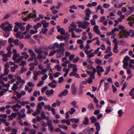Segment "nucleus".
I'll use <instances>...</instances> for the list:
<instances>
[{
	"label": "nucleus",
	"instance_id": "36",
	"mask_svg": "<svg viewBox=\"0 0 134 134\" xmlns=\"http://www.w3.org/2000/svg\"><path fill=\"white\" fill-rule=\"evenodd\" d=\"M35 51L36 53L39 54H43V51H42L40 48L36 49Z\"/></svg>",
	"mask_w": 134,
	"mask_h": 134
},
{
	"label": "nucleus",
	"instance_id": "54",
	"mask_svg": "<svg viewBox=\"0 0 134 134\" xmlns=\"http://www.w3.org/2000/svg\"><path fill=\"white\" fill-rule=\"evenodd\" d=\"M11 108H18L19 109L21 108V106L19 104H16L14 105L11 107Z\"/></svg>",
	"mask_w": 134,
	"mask_h": 134
},
{
	"label": "nucleus",
	"instance_id": "31",
	"mask_svg": "<svg viewBox=\"0 0 134 134\" xmlns=\"http://www.w3.org/2000/svg\"><path fill=\"white\" fill-rule=\"evenodd\" d=\"M90 119L92 123H94L95 122L97 121L96 118L94 116H92L90 118Z\"/></svg>",
	"mask_w": 134,
	"mask_h": 134
},
{
	"label": "nucleus",
	"instance_id": "37",
	"mask_svg": "<svg viewBox=\"0 0 134 134\" xmlns=\"http://www.w3.org/2000/svg\"><path fill=\"white\" fill-rule=\"evenodd\" d=\"M69 63H70V62L68 60H66L64 61V63L62 64V65L63 67H66L67 64Z\"/></svg>",
	"mask_w": 134,
	"mask_h": 134
},
{
	"label": "nucleus",
	"instance_id": "58",
	"mask_svg": "<svg viewBox=\"0 0 134 134\" xmlns=\"http://www.w3.org/2000/svg\"><path fill=\"white\" fill-rule=\"evenodd\" d=\"M20 103L22 106H25L26 104L29 103L27 101H20Z\"/></svg>",
	"mask_w": 134,
	"mask_h": 134
},
{
	"label": "nucleus",
	"instance_id": "4",
	"mask_svg": "<svg viewBox=\"0 0 134 134\" xmlns=\"http://www.w3.org/2000/svg\"><path fill=\"white\" fill-rule=\"evenodd\" d=\"M15 24L18 27L19 29L20 30L22 31L25 30V27L24 25L26 23H19L18 22H16L15 23Z\"/></svg>",
	"mask_w": 134,
	"mask_h": 134
},
{
	"label": "nucleus",
	"instance_id": "59",
	"mask_svg": "<svg viewBox=\"0 0 134 134\" xmlns=\"http://www.w3.org/2000/svg\"><path fill=\"white\" fill-rule=\"evenodd\" d=\"M111 69V66H109L107 68L106 71L105 72V74L106 75H107L108 74L109 72L110 71Z\"/></svg>",
	"mask_w": 134,
	"mask_h": 134
},
{
	"label": "nucleus",
	"instance_id": "9",
	"mask_svg": "<svg viewBox=\"0 0 134 134\" xmlns=\"http://www.w3.org/2000/svg\"><path fill=\"white\" fill-rule=\"evenodd\" d=\"M71 91L73 94L76 95L77 92V90L75 87V84L73 83L71 86Z\"/></svg>",
	"mask_w": 134,
	"mask_h": 134
},
{
	"label": "nucleus",
	"instance_id": "6",
	"mask_svg": "<svg viewBox=\"0 0 134 134\" xmlns=\"http://www.w3.org/2000/svg\"><path fill=\"white\" fill-rule=\"evenodd\" d=\"M64 44L62 43H61L60 44H59L58 43L55 42L53 44L54 49H55V48H57L60 49L61 48L64 47Z\"/></svg>",
	"mask_w": 134,
	"mask_h": 134
},
{
	"label": "nucleus",
	"instance_id": "12",
	"mask_svg": "<svg viewBox=\"0 0 134 134\" xmlns=\"http://www.w3.org/2000/svg\"><path fill=\"white\" fill-rule=\"evenodd\" d=\"M38 69L41 70L43 74H44L47 72V69H44V66L41 64H39L38 65Z\"/></svg>",
	"mask_w": 134,
	"mask_h": 134
},
{
	"label": "nucleus",
	"instance_id": "44",
	"mask_svg": "<svg viewBox=\"0 0 134 134\" xmlns=\"http://www.w3.org/2000/svg\"><path fill=\"white\" fill-rule=\"evenodd\" d=\"M20 65L22 66H24L25 65L26 63V62L25 60H23V59L22 60H20Z\"/></svg>",
	"mask_w": 134,
	"mask_h": 134
},
{
	"label": "nucleus",
	"instance_id": "51",
	"mask_svg": "<svg viewBox=\"0 0 134 134\" xmlns=\"http://www.w3.org/2000/svg\"><path fill=\"white\" fill-rule=\"evenodd\" d=\"M124 113L123 111H122V109L119 110L118 112V113L119 114V116L120 117H121L122 115Z\"/></svg>",
	"mask_w": 134,
	"mask_h": 134
},
{
	"label": "nucleus",
	"instance_id": "15",
	"mask_svg": "<svg viewBox=\"0 0 134 134\" xmlns=\"http://www.w3.org/2000/svg\"><path fill=\"white\" fill-rule=\"evenodd\" d=\"M129 11L127 12L126 13V15H128L130 14L134 10V7H129Z\"/></svg>",
	"mask_w": 134,
	"mask_h": 134
},
{
	"label": "nucleus",
	"instance_id": "24",
	"mask_svg": "<svg viewBox=\"0 0 134 134\" xmlns=\"http://www.w3.org/2000/svg\"><path fill=\"white\" fill-rule=\"evenodd\" d=\"M54 91L53 89H51L50 91L47 90L45 92L46 94L48 96H50L54 93Z\"/></svg>",
	"mask_w": 134,
	"mask_h": 134
},
{
	"label": "nucleus",
	"instance_id": "8",
	"mask_svg": "<svg viewBox=\"0 0 134 134\" xmlns=\"http://www.w3.org/2000/svg\"><path fill=\"white\" fill-rule=\"evenodd\" d=\"M8 24V25L5 26L4 28H3V30L8 32H10L12 30V26L9 23Z\"/></svg>",
	"mask_w": 134,
	"mask_h": 134
},
{
	"label": "nucleus",
	"instance_id": "45",
	"mask_svg": "<svg viewBox=\"0 0 134 134\" xmlns=\"http://www.w3.org/2000/svg\"><path fill=\"white\" fill-rule=\"evenodd\" d=\"M89 122V119L88 118L85 117V120L83 121V123L85 125H87Z\"/></svg>",
	"mask_w": 134,
	"mask_h": 134
},
{
	"label": "nucleus",
	"instance_id": "52",
	"mask_svg": "<svg viewBox=\"0 0 134 134\" xmlns=\"http://www.w3.org/2000/svg\"><path fill=\"white\" fill-rule=\"evenodd\" d=\"M34 76L33 77V78L35 80H37L38 78V75L34 72H33Z\"/></svg>",
	"mask_w": 134,
	"mask_h": 134
},
{
	"label": "nucleus",
	"instance_id": "38",
	"mask_svg": "<svg viewBox=\"0 0 134 134\" xmlns=\"http://www.w3.org/2000/svg\"><path fill=\"white\" fill-rule=\"evenodd\" d=\"M70 121L72 122H75V123L78 122L79 120L78 119L72 118L70 119Z\"/></svg>",
	"mask_w": 134,
	"mask_h": 134
},
{
	"label": "nucleus",
	"instance_id": "35",
	"mask_svg": "<svg viewBox=\"0 0 134 134\" xmlns=\"http://www.w3.org/2000/svg\"><path fill=\"white\" fill-rule=\"evenodd\" d=\"M102 60L98 58L96 59L95 60V63L98 64L102 65Z\"/></svg>",
	"mask_w": 134,
	"mask_h": 134
},
{
	"label": "nucleus",
	"instance_id": "62",
	"mask_svg": "<svg viewBox=\"0 0 134 134\" xmlns=\"http://www.w3.org/2000/svg\"><path fill=\"white\" fill-rule=\"evenodd\" d=\"M110 6V5L109 4L106 3L103 4V7L105 8H108Z\"/></svg>",
	"mask_w": 134,
	"mask_h": 134
},
{
	"label": "nucleus",
	"instance_id": "55",
	"mask_svg": "<svg viewBox=\"0 0 134 134\" xmlns=\"http://www.w3.org/2000/svg\"><path fill=\"white\" fill-rule=\"evenodd\" d=\"M27 70L24 67V66H22L21 69V71L20 73L21 74L23 73L24 72L26 71Z\"/></svg>",
	"mask_w": 134,
	"mask_h": 134
},
{
	"label": "nucleus",
	"instance_id": "2",
	"mask_svg": "<svg viewBox=\"0 0 134 134\" xmlns=\"http://www.w3.org/2000/svg\"><path fill=\"white\" fill-rule=\"evenodd\" d=\"M13 59L15 63H18L20 60L23 59V57L22 56H20L19 53H15L14 54Z\"/></svg>",
	"mask_w": 134,
	"mask_h": 134
},
{
	"label": "nucleus",
	"instance_id": "43",
	"mask_svg": "<svg viewBox=\"0 0 134 134\" xmlns=\"http://www.w3.org/2000/svg\"><path fill=\"white\" fill-rule=\"evenodd\" d=\"M11 55H9L8 54H7V55H5L3 56V60L5 62H6L7 61L8 58H7V57H11Z\"/></svg>",
	"mask_w": 134,
	"mask_h": 134
},
{
	"label": "nucleus",
	"instance_id": "48",
	"mask_svg": "<svg viewBox=\"0 0 134 134\" xmlns=\"http://www.w3.org/2000/svg\"><path fill=\"white\" fill-rule=\"evenodd\" d=\"M48 30L47 28H43L42 29L40 33L42 32L43 34H44L47 32Z\"/></svg>",
	"mask_w": 134,
	"mask_h": 134
},
{
	"label": "nucleus",
	"instance_id": "30",
	"mask_svg": "<svg viewBox=\"0 0 134 134\" xmlns=\"http://www.w3.org/2000/svg\"><path fill=\"white\" fill-rule=\"evenodd\" d=\"M95 125L96 127V129L97 131H99L100 129V126L99 123L98 122H95Z\"/></svg>",
	"mask_w": 134,
	"mask_h": 134
},
{
	"label": "nucleus",
	"instance_id": "32",
	"mask_svg": "<svg viewBox=\"0 0 134 134\" xmlns=\"http://www.w3.org/2000/svg\"><path fill=\"white\" fill-rule=\"evenodd\" d=\"M58 32H60V34L62 35H64L65 33V31L63 28H58Z\"/></svg>",
	"mask_w": 134,
	"mask_h": 134
},
{
	"label": "nucleus",
	"instance_id": "19",
	"mask_svg": "<svg viewBox=\"0 0 134 134\" xmlns=\"http://www.w3.org/2000/svg\"><path fill=\"white\" fill-rule=\"evenodd\" d=\"M69 75L70 76H75L78 78H79L80 77L79 75L76 72L73 71L72 72L70 73Z\"/></svg>",
	"mask_w": 134,
	"mask_h": 134
},
{
	"label": "nucleus",
	"instance_id": "3",
	"mask_svg": "<svg viewBox=\"0 0 134 134\" xmlns=\"http://www.w3.org/2000/svg\"><path fill=\"white\" fill-rule=\"evenodd\" d=\"M64 50L65 48L63 47L60 49L55 50L56 53H57V57L59 58L63 56L64 54V53L63 51Z\"/></svg>",
	"mask_w": 134,
	"mask_h": 134
},
{
	"label": "nucleus",
	"instance_id": "40",
	"mask_svg": "<svg viewBox=\"0 0 134 134\" xmlns=\"http://www.w3.org/2000/svg\"><path fill=\"white\" fill-rule=\"evenodd\" d=\"M90 47L89 44L88 43H86V46L84 47L85 52L86 53V51H89L88 50L90 49Z\"/></svg>",
	"mask_w": 134,
	"mask_h": 134
},
{
	"label": "nucleus",
	"instance_id": "47",
	"mask_svg": "<svg viewBox=\"0 0 134 134\" xmlns=\"http://www.w3.org/2000/svg\"><path fill=\"white\" fill-rule=\"evenodd\" d=\"M88 108L90 110H94V107L92 103H90L88 105Z\"/></svg>",
	"mask_w": 134,
	"mask_h": 134
},
{
	"label": "nucleus",
	"instance_id": "46",
	"mask_svg": "<svg viewBox=\"0 0 134 134\" xmlns=\"http://www.w3.org/2000/svg\"><path fill=\"white\" fill-rule=\"evenodd\" d=\"M7 91L8 90L7 89L5 88L3 89L0 92V97L2 96L3 94L4 93L7 92Z\"/></svg>",
	"mask_w": 134,
	"mask_h": 134
},
{
	"label": "nucleus",
	"instance_id": "14",
	"mask_svg": "<svg viewBox=\"0 0 134 134\" xmlns=\"http://www.w3.org/2000/svg\"><path fill=\"white\" fill-rule=\"evenodd\" d=\"M110 86V83H109L104 82V91L105 92H108Z\"/></svg>",
	"mask_w": 134,
	"mask_h": 134
},
{
	"label": "nucleus",
	"instance_id": "26",
	"mask_svg": "<svg viewBox=\"0 0 134 134\" xmlns=\"http://www.w3.org/2000/svg\"><path fill=\"white\" fill-rule=\"evenodd\" d=\"M100 49V48H98L97 49L94 51V54H97V55L98 56H101L102 54V52L99 51Z\"/></svg>",
	"mask_w": 134,
	"mask_h": 134
},
{
	"label": "nucleus",
	"instance_id": "21",
	"mask_svg": "<svg viewBox=\"0 0 134 134\" xmlns=\"http://www.w3.org/2000/svg\"><path fill=\"white\" fill-rule=\"evenodd\" d=\"M118 43H115L114 44V47L113 49V51L115 53H117L119 52V51L118 49Z\"/></svg>",
	"mask_w": 134,
	"mask_h": 134
},
{
	"label": "nucleus",
	"instance_id": "10",
	"mask_svg": "<svg viewBox=\"0 0 134 134\" xmlns=\"http://www.w3.org/2000/svg\"><path fill=\"white\" fill-rule=\"evenodd\" d=\"M93 31L96 34L98 35L100 34L101 32L99 29V26L97 25H95L93 28Z\"/></svg>",
	"mask_w": 134,
	"mask_h": 134
},
{
	"label": "nucleus",
	"instance_id": "27",
	"mask_svg": "<svg viewBox=\"0 0 134 134\" xmlns=\"http://www.w3.org/2000/svg\"><path fill=\"white\" fill-rule=\"evenodd\" d=\"M84 87V86L82 83H80V86L79 87V94H81L83 92V89Z\"/></svg>",
	"mask_w": 134,
	"mask_h": 134
},
{
	"label": "nucleus",
	"instance_id": "23",
	"mask_svg": "<svg viewBox=\"0 0 134 134\" xmlns=\"http://www.w3.org/2000/svg\"><path fill=\"white\" fill-rule=\"evenodd\" d=\"M34 14H33L32 13H30L29 14L28 18H35L36 17V10L34 11Z\"/></svg>",
	"mask_w": 134,
	"mask_h": 134
},
{
	"label": "nucleus",
	"instance_id": "39",
	"mask_svg": "<svg viewBox=\"0 0 134 134\" xmlns=\"http://www.w3.org/2000/svg\"><path fill=\"white\" fill-rule=\"evenodd\" d=\"M18 88V87L16 84L14 83L13 84L12 87V89L14 91H15Z\"/></svg>",
	"mask_w": 134,
	"mask_h": 134
},
{
	"label": "nucleus",
	"instance_id": "34",
	"mask_svg": "<svg viewBox=\"0 0 134 134\" xmlns=\"http://www.w3.org/2000/svg\"><path fill=\"white\" fill-rule=\"evenodd\" d=\"M9 23L8 21H5L4 23L0 25V27L2 28V30H3V28H4V26L8 24Z\"/></svg>",
	"mask_w": 134,
	"mask_h": 134
},
{
	"label": "nucleus",
	"instance_id": "17",
	"mask_svg": "<svg viewBox=\"0 0 134 134\" xmlns=\"http://www.w3.org/2000/svg\"><path fill=\"white\" fill-rule=\"evenodd\" d=\"M28 52L31 57H35V59L36 58V55L35 52L31 49H30L28 50Z\"/></svg>",
	"mask_w": 134,
	"mask_h": 134
},
{
	"label": "nucleus",
	"instance_id": "13",
	"mask_svg": "<svg viewBox=\"0 0 134 134\" xmlns=\"http://www.w3.org/2000/svg\"><path fill=\"white\" fill-rule=\"evenodd\" d=\"M68 93V90L66 89H65L64 91L58 95L59 97H62L63 96H65Z\"/></svg>",
	"mask_w": 134,
	"mask_h": 134
},
{
	"label": "nucleus",
	"instance_id": "41",
	"mask_svg": "<svg viewBox=\"0 0 134 134\" xmlns=\"http://www.w3.org/2000/svg\"><path fill=\"white\" fill-rule=\"evenodd\" d=\"M86 14V15L90 16V14H91L92 12L89 8H87L85 10Z\"/></svg>",
	"mask_w": 134,
	"mask_h": 134
},
{
	"label": "nucleus",
	"instance_id": "28",
	"mask_svg": "<svg viewBox=\"0 0 134 134\" xmlns=\"http://www.w3.org/2000/svg\"><path fill=\"white\" fill-rule=\"evenodd\" d=\"M127 134H134V126L132 127L129 130Z\"/></svg>",
	"mask_w": 134,
	"mask_h": 134
},
{
	"label": "nucleus",
	"instance_id": "33",
	"mask_svg": "<svg viewBox=\"0 0 134 134\" xmlns=\"http://www.w3.org/2000/svg\"><path fill=\"white\" fill-rule=\"evenodd\" d=\"M42 26L41 24L40 23H38L36 25L34 26V28L36 30H37L39 28L41 27Z\"/></svg>",
	"mask_w": 134,
	"mask_h": 134
},
{
	"label": "nucleus",
	"instance_id": "7",
	"mask_svg": "<svg viewBox=\"0 0 134 134\" xmlns=\"http://www.w3.org/2000/svg\"><path fill=\"white\" fill-rule=\"evenodd\" d=\"M96 69L97 70V72L99 76H101V72H103L104 71V70L102 67L100 65L97 66Z\"/></svg>",
	"mask_w": 134,
	"mask_h": 134
},
{
	"label": "nucleus",
	"instance_id": "63",
	"mask_svg": "<svg viewBox=\"0 0 134 134\" xmlns=\"http://www.w3.org/2000/svg\"><path fill=\"white\" fill-rule=\"evenodd\" d=\"M36 130L34 129H31L30 130V132H31V134H35Z\"/></svg>",
	"mask_w": 134,
	"mask_h": 134
},
{
	"label": "nucleus",
	"instance_id": "1",
	"mask_svg": "<svg viewBox=\"0 0 134 134\" xmlns=\"http://www.w3.org/2000/svg\"><path fill=\"white\" fill-rule=\"evenodd\" d=\"M118 27L119 29L122 30V31H120L119 34L120 38H122L124 36L126 38H127L130 36V32L127 31L125 30L124 26L121 25H119Z\"/></svg>",
	"mask_w": 134,
	"mask_h": 134
},
{
	"label": "nucleus",
	"instance_id": "20",
	"mask_svg": "<svg viewBox=\"0 0 134 134\" xmlns=\"http://www.w3.org/2000/svg\"><path fill=\"white\" fill-rule=\"evenodd\" d=\"M41 118L43 119L48 120L49 118V117H46L45 116V113L43 111H42L41 112Z\"/></svg>",
	"mask_w": 134,
	"mask_h": 134
},
{
	"label": "nucleus",
	"instance_id": "53",
	"mask_svg": "<svg viewBox=\"0 0 134 134\" xmlns=\"http://www.w3.org/2000/svg\"><path fill=\"white\" fill-rule=\"evenodd\" d=\"M59 126L60 128H63L65 130H67L68 128L67 126L64 124L59 125Z\"/></svg>",
	"mask_w": 134,
	"mask_h": 134
},
{
	"label": "nucleus",
	"instance_id": "60",
	"mask_svg": "<svg viewBox=\"0 0 134 134\" xmlns=\"http://www.w3.org/2000/svg\"><path fill=\"white\" fill-rule=\"evenodd\" d=\"M127 19L129 20H133L134 23V15H132L130 16Z\"/></svg>",
	"mask_w": 134,
	"mask_h": 134
},
{
	"label": "nucleus",
	"instance_id": "56",
	"mask_svg": "<svg viewBox=\"0 0 134 134\" xmlns=\"http://www.w3.org/2000/svg\"><path fill=\"white\" fill-rule=\"evenodd\" d=\"M62 68V67L59 65H57L55 66V68L57 69L58 71H61Z\"/></svg>",
	"mask_w": 134,
	"mask_h": 134
},
{
	"label": "nucleus",
	"instance_id": "16",
	"mask_svg": "<svg viewBox=\"0 0 134 134\" xmlns=\"http://www.w3.org/2000/svg\"><path fill=\"white\" fill-rule=\"evenodd\" d=\"M21 54L23 55V58H24L25 59H27L30 56L26 52H22Z\"/></svg>",
	"mask_w": 134,
	"mask_h": 134
},
{
	"label": "nucleus",
	"instance_id": "50",
	"mask_svg": "<svg viewBox=\"0 0 134 134\" xmlns=\"http://www.w3.org/2000/svg\"><path fill=\"white\" fill-rule=\"evenodd\" d=\"M6 41L5 40H0V45L2 46H4L6 44Z\"/></svg>",
	"mask_w": 134,
	"mask_h": 134
},
{
	"label": "nucleus",
	"instance_id": "29",
	"mask_svg": "<svg viewBox=\"0 0 134 134\" xmlns=\"http://www.w3.org/2000/svg\"><path fill=\"white\" fill-rule=\"evenodd\" d=\"M90 24V23L87 21H85L84 23H83V25L81 27L83 29H85L87 27V25H88Z\"/></svg>",
	"mask_w": 134,
	"mask_h": 134
},
{
	"label": "nucleus",
	"instance_id": "5",
	"mask_svg": "<svg viewBox=\"0 0 134 134\" xmlns=\"http://www.w3.org/2000/svg\"><path fill=\"white\" fill-rule=\"evenodd\" d=\"M93 72L87 71L86 72L88 75H90V78L94 79L95 78V74L97 71V70L95 68H93Z\"/></svg>",
	"mask_w": 134,
	"mask_h": 134
},
{
	"label": "nucleus",
	"instance_id": "18",
	"mask_svg": "<svg viewBox=\"0 0 134 134\" xmlns=\"http://www.w3.org/2000/svg\"><path fill=\"white\" fill-rule=\"evenodd\" d=\"M91 53V51H89L86 52L85 53L87 55V57L91 58L92 57L94 56V53Z\"/></svg>",
	"mask_w": 134,
	"mask_h": 134
},
{
	"label": "nucleus",
	"instance_id": "11",
	"mask_svg": "<svg viewBox=\"0 0 134 134\" xmlns=\"http://www.w3.org/2000/svg\"><path fill=\"white\" fill-rule=\"evenodd\" d=\"M130 58L128 56H126L125 57L123 61L124 64L126 65H128L129 64L128 61L130 60Z\"/></svg>",
	"mask_w": 134,
	"mask_h": 134
},
{
	"label": "nucleus",
	"instance_id": "42",
	"mask_svg": "<svg viewBox=\"0 0 134 134\" xmlns=\"http://www.w3.org/2000/svg\"><path fill=\"white\" fill-rule=\"evenodd\" d=\"M75 111L76 110L74 108H71L69 111V112L70 114L72 115L73 114Z\"/></svg>",
	"mask_w": 134,
	"mask_h": 134
},
{
	"label": "nucleus",
	"instance_id": "57",
	"mask_svg": "<svg viewBox=\"0 0 134 134\" xmlns=\"http://www.w3.org/2000/svg\"><path fill=\"white\" fill-rule=\"evenodd\" d=\"M77 23L78 24L79 27L81 28L82 27L83 23L81 22L80 21H78L77 22Z\"/></svg>",
	"mask_w": 134,
	"mask_h": 134
},
{
	"label": "nucleus",
	"instance_id": "25",
	"mask_svg": "<svg viewBox=\"0 0 134 134\" xmlns=\"http://www.w3.org/2000/svg\"><path fill=\"white\" fill-rule=\"evenodd\" d=\"M70 70V69H67L66 68H64L63 69V71L65 72L64 74V77H65L67 76Z\"/></svg>",
	"mask_w": 134,
	"mask_h": 134
},
{
	"label": "nucleus",
	"instance_id": "64",
	"mask_svg": "<svg viewBox=\"0 0 134 134\" xmlns=\"http://www.w3.org/2000/svg\"><path fill=\"white\" fill-rule=\"evenodd\" d=\"M134 93V88L131 89L129 92V95L130 96H132Z\"/></svg>",
	"mask_w": 134,
	"mask_h": 134
},
{
	"label": "nucleus",
	"instance_id": "22",
	"mask_svg": "<svg viewBox=\"0 0 134 134\" xmlns=\"http://www.w3.org/2000/svg\"><path fill=\"white\" fill-rule=\"evenodd\" d=\"M55 6H52L51 7V9L52 10V13L53 14H55L57 13L58 12V11L55 9Z\"/></svg>",
	"mask_w": 134,
	"mask_h": 134
},
{
	"label": "nucleus",
	"instance_id": "61",
	"mask_svg": "<svg viewBox=\"0 0 134 134\" xmlns=\"http://www.w3.org/2000/svg\"><path fill=\"white\" fill-rule=\"evenodd\" d=\"M72 71H73L75 72H77V65L76 64L74 65V66L73 67Z\"/></svg>",
	"mask_w": 134,
	"mask_h": 134
},
{
	"label": "nucleus",
	"instance_id": "49",
	"mask_svg": "<svg viewBox=\"0 0 134 134\" xmlns=\"http://www.w3.org/2000/svg\"><path fill=\"white\" fill-rule=\"evenodd\" d=\"M7 49L8 51L7 54H8L9 55H11L12 54V52L11 51V48L9 46L7 48Z\"/></svg>",
	"mask_w": 134,
	"mask_h": 134
}]
</instances>
